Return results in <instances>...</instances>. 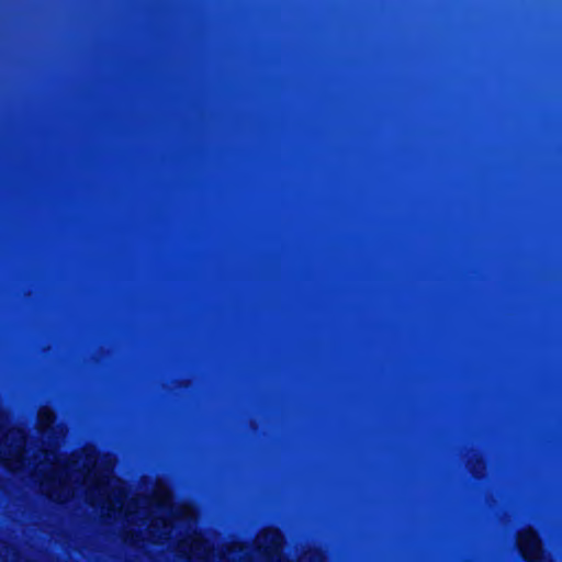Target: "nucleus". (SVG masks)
Returning <instances> with one entry per match:
<instances>
[{"label": "nucleus", "instance_id": "5", "mask_svg": "<svg viewBox=\"0 0 562 562\" xmlns=\"http://www.w3.org/2000/svg\"><path fill=\"white\" fill-rule=\"evenodd\" d=\"M248 555V551L243 546H234L228 548L227 552L224 553V559L227 562H237Z\"/></svg>", "mask_w": 562, "mask_h": 562}, {"label": "nucleus", "instance_id": "2", "mask_svg": "<svg viewBox=\"0 0 562 562\" xmlns=\"http://www.w3.org/2000/svg\"><path fill=\"white\" fill-rule=\"evenodd\" d=\"M256 546L262 555L271 561H280V551L282 548V536L278 530H265L256 539Z\"/></svg>", "mask_w": 562, "mask_h": 562}, {"label": "nucleus", "instance_id": "3", "mask_svg": "<svg viewBox=\"0 0 562 562\" xmlns=\"http://www.w3.org/2000/svg\"><path fill=\"white\" fill-rule=\"evenodd\" d=\"M518 547L522 557L529 561L535 562L541 555V543L532 529H526L518 536Z\"/></svg>", "mask_w": 562, "mask_h": 562}, {"label": "nucleus", "instance_id": "4", "mask_svg": "<svg viewBox=\"0 0 562 562\" xmlns=\"http://www.w3.org/2000/svg\"><path fill=\"white\" fill-rule=\"evenodd\" d=\"M54 422V414L48 408H41L38 412V427L43 435L47 432Z\"/></svg>", "mask_w": 562, "mask_h": 562}, {"label": "nucleus", "instance_id": "1", "mask_svg": "<svg viewBox=\"0 0 562 562\" xmlns=\"http://www.w3.org/2000/svg\"><path fill=\"white\" fill-rule=\"evenodd\" d=\"M5 428L7 417L0 412V460L10 471L31 469L42 491L57 502L67 501L83 487L90 503L104 515L119 514L136 525V497L126 503L124 482L113 475V459L86 448L66 460L54 448L43 449L27 460L23 430L11 428L4 432Z\"/></svg>", "mask_w": 562, "mask_h": 562}]
</instances>
